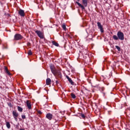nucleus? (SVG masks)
Listing matches in <instances>:
<instances>
[{
  "instance_id": "obj_1",
  "label": "nucleus",
  "mask_w": 130,
  "mask_h": 130,
  "mask_svg": "<svg viewBox=\"0 0 130 130\" xmlns=\"http://www.w3.org/2000/svg\"><path fill=\"white\" fill-rule=\"evenodd\" d=\"M50 69L52 74H53L56 77H58V78H61V72H60V70H56L55 67H54V65H50Z\"/></svg>"
},
{
  "instance_id": "obj_2",
  "label": "nucleus",
  "mask_w": 130,
  "mask_h": 130,
  "mask_svg": "<svg viewBox=\"0 0 130 130\" xmlns=\"http://www.w3.org/2000/svg\"><path fill=\"white\" fill-rule=\"evenodd\" d=\"M113 38L114 40H124V35L123 34V32L119 31L117 32V36L114 35L113 36Z\"/></svg>"
},
{
  "instance_id": "obj_3",
  "label": "nucleus",
  "mask_w": 130,
  "mask_h": 130,
  "mask_svg": "<svg viewBox=\"0 0 130 130\" xmlns=\"http://www.w3.org/2000/svg\"><path fill=\"white\" fill-rule=\"evenodd\" d=\"M35 33L37 34L38 37L41 39H44L45 38L44 36V32L37 30L35 31Z\"/></svg>"
},
{
  "instance_id": "obj_4",
  "label": "nucleus",
  "mask_w": 130,
  "mask_h": 130,
  "mask_svg": "<svg viewBox=\"0 0 130 130\" xmlns=\"http://www.w3.org/2000/svg\"><path fill=\"white\" fill-rule=\"evenodd\" d=\"M23 37L20 34H16L14 36V41H18V40H21L23 39Z\"/></svg>"
},
{
  "instance_id": "obj_5",
  "label": "nucleus",
  "mask_w": 130,
  "mask_h": 130,
  "mask_svg": "<svg viewBox=\"0 0 130 130\" xmlns=\"http://www.w3.org/2000/svg\"><path fill=\"white\" fill-rule=\"evenodd\" d=\"M12 114L14 119L16 120V121H17L18 119L17 118L18 117V116H19V113L17 112V111H13L12 112Z\"/></svg>"
},
{
  "instance_id": "obj_6",
  "label": "nucleus",
  "mask_w": 130,
  "mask_h": 130,
  "mask_svg": "<svg viewBox=\"0 0 130 130\" xmlns=\"http://www.w3.org/2000/svg\"><path fill=\"white\" fill-rule=\"evenodd\" d=\"M97 24H98V27L99 29H100L101 33H104V29H103V26H102V25L101 24V23L98 22L97 23Z\"/></svg>"
},
{
  "instance_id": "obj_7",
  "label": "nucleus",
  "mask_w": 130,
  "mask_h": 130,
  "mask_svg": "<svg viewBox=\"0 0 130 130\" xmlns=\"http://www.w3.org/2000/svg\"><path fill=\"white\" fill-rule=\"evenodd\" d=\"M18 14L20 17H25V11L22 9H20L18 11Z\"/></svg>"
},
{
  "instance_id": "obj_8",
  "label": "nucleus",
  "mask_w": 130,
  "mask_h": 130,
  "mask_svg": "<svg viewBox=\"0 0 130 130\" xmlns=\"http://www.w3.org/2000/svg\"><path fill=\"white\" fill-rule=\"evenodd\" d=\"M4 68H4L5 73H6V74H7L8 76H12V74H11L10 71H9V70L8 69V67L5 66Z\"/></svg>"
},
{
  "instance_id": "obj_9",
  "label": "nucleus",
  "mask_w": 130,
  "mask_h": 130,
  "mask_svg": "<svg viewBox=\"0 0 130 130\" xmlns=\"http://www.w3.org/2000/svg\"><path fill=\"white\" fill-rule=\"evenodd\" d=\"M46 117L49 119V120H51L52 119V117H53V116L50 113H48L46 114Z\"/></svg>"
},
{
  "instance_id": "obj_10",
  "label": "nucleus",
  "mask_w": 130,
  "mask_h": 130,
  "mask_svg": "<svg viewBox=\"0 0 130 130\" xmlns=\"http://www.w3.org/2000/svg\"><path fill=\"white\" fill-rule=\"evenodd\" d=\"M26 105L28 109H31L32 106L31 105V102H30V101L29 100L26 101Z\"/></svg>"
},
{
  "instance_id": "obj_11",
  "label": "nucleus",
  "mask_w": 130,
  "mask_h": 130,
  "mask_svg": "<svg viewBox=\"0 0 130 130\" xmlns=\"http://www.w3.org/2000/svg\"><path fill=\"white\" fill-rule=\"evenodd\" d=\"M46 84L48 86L51 85V79L50 78H47L46 80Z\"/></svg>"
},
{
  "instance_id": "obj_12",
  "label": "nucleus",
  "mask_w": 130,
  "mask_h": 130,
  "mask_svg": "<svg viewBox=\"0 0 130 130\" xmlns=\"http://www.w3.org/2000/svg\"><path fill=\"white\" fill-rule=\"evenodd\" d=\"M66 78L68 80L69 82L71 84V85H74V82H73V80L72 79H71V78H70V77L66 76Z\"/></svg>"
},
{
  "instance_id": "obj_13",
  "label": "nucleus",
  "mask_w": 130,
  "mask_h": 130,
  "mask_svg": "<svg viewBox=\"0 0 130 130\" xmlns=\"http://www.w3.org/2000/svg\"><path fill=\"white\" fill-rule=\"evenodd\" d=\"M82 4L84 6L87 7L88 6V0H82Z\"/></svg>"
},
{
  "instance_id": "obj_14",
  "label": "nucleus",
  "mask_w": 130,
  "mask_h": 130,
  "mask_svg": "<svg viewBox=\"0 0 130 130\" xmlns=\"http://www.w3.org/2000/svg\"><path fill=\"white\" fill-rule=\"evenodd\" d=\"M76 4L77 5H78V6H79V7H80V8H81V9L82 10H85V6L83 5H82V4H81L80 3L76 2Z\"/></svg>"
},
{
  "instance_id": "obj_15",
  "label": "nucleus",
  "mask_w": 130,
  "mask_h": 130,
  "mask_svg": "<svg viewBox=\"0 0 130 130\" xmlns=\"http://www.w3.org/2000/svg\"><path fill=\"white\" fill-rule=\"evenodd\" d=\"M6 126L7 128H11V124L9 122H6Z\"/></svg>"
},
{
  "instance_id": "obj_16",
  "label": "nucleus",
  "mask_w": 130,
  "mask_h": 130,
  "mask_svg": "<svg viewBox=\"0 0 130 130\" xmlns=\"http://www.w3.org/2000/svg\"><path fill=\"white\" fill-rule=\"evenodd\" d=\"M17 109H18V111H19V112H22V111H23V108H22L20 106L17 107Z\"/></svg>"
},
{
  "instance_id": "obj_17",
  "label": "nucleus",
  "mask_w": 130,
  "mask_h": 130,
  "mask_svg": "<svg viewBox=\"0 0 130 130\" xmlns=\"http://www.w3.org/2000/svg\"><path fill=\"white\" fill-rule=\"evenodd\" d=\"M52 44L53 45H55V46H57V47H58L59 45L58 44V43H57V42H54V41H53L52 42Z\"/></svg>"
},
{
  "instance_id": "obj_18",
  "label": "nucleus",
  "mask_w": 130,
  "mask_h": 130,
  "mask_svg": "<svg viewBox=\"0 0 130 130\" xmlns=\"http://www.w3.org/2000/svg\"><path fill=\"white\" fill-rule=\"evenodd\" d=\"M71 96L73 99H76V95L74 93H72Z\"/></svg>"
},
{
  "instance_id": "obj_19",
  "label": "nucleus",
  "mask_w": 130,
  "mask_h": 130,
  "mask_svg": "<svg viewBox=\"0 0 130 130\" xmlns=\"http://www.w3.org/2000/svg\"><path fill=\"white\" fill-rule=\"evenodd\" d=\"M62 28L63 29V30H66L67 29V27L66 26V24H63L62 25Z\"/></svg>"
},
{
  "instance_id": "obj_20",
  "label": "nucleus",
  "mask_w": 130,
  "mask_h": 130,
  "mask_svg": "<svg viewBox=\"0 0 130 130\" xmlns=\"http://www.w3.org/2000/svg\"><path fill=\"white\" fill-rule=\"evenodd\" d=\"M27 54L28 55H32V51H31V50H29Z\"/></svg>"
},
{
  "instance_id": "obj_21",
  "label": "nucleus",
  "mask_w": 130,
  "mask_h": 130,
  "mask_svg": "<svg viewBox=\"0 0 130 130\" xmlns=\"http://www.w3.org/2000/svg\"><path fill=\"white\" fill-rule=\"evenodd\" d=\"M81 116L83 119H85V118H86V116H85L84 114H81Z\"/></svg>"
},
{
  "instance_id": "obj_22",
  "label": "nucleus",
  "mask_w": 130,
  "mask_h": 130,
  "mask_svg": "<svg viewBox=\"0 0 130 130\" xmlns=\"http://www.w3.org/2000/svg\"><path fill=\"white\" fill-rule=\"evenodd\" d=\"M115 47L119 51H120V47L119 46H116Z\"/></svg>"
},
{
  "instance_id": "obj_23",
  "label": "nucleus",
  "mask_w": 130,
  "mask_h": 130,
  "mask_svg": "<svg viewBox=\"0 0 130 130\" xmlns=\"http://www.w3.org/2000/svg\"><path fill=\"white\" fill-rule=\"evenodd\" d=\"M21 117L22 119H25V118H26V116L25 115H23L21 116Z\"/></svg>"
},
{
  "instance_id": "obj_24",
  "label": "nucleus",
  "mask_w": 130,
  "mask_h": 130,
  "mask_svg": "<svg viewBox=\"0 0 130 130\" xmlns=\"http://www.w3.org/2000/svg\"><path fill=\"white\" fill-rule=\"evenodd\" d=\"M56 85H57L58 84H59V82H58V81H56Z\"/></svg>"
},
{
  "instance_id": "obj_25",
  "label": "nucleus",
  "mask_w": 130,
  "mask_h": 130,
  "mask_svg": "<svg viewBox=\"0 0 130 130\" xmlns=\"http://www.w3.org/2000/svg\"><path fill=\"white\" fill-rule=\"evenodd\" d=\"M19 130H25L24 128H20Z\"/></svg>"
},
{
  "instance_id": "obj_26",
  "label": "nucleus",
  "mask_w": 130,
  "mask_h": 130,
  "mask_svg": "<svg viewBox=\"0 0 130 130\" xmlns=\"http://www.w3.org/2000/svg\"><path fill=\"white\" fill-rule=\"evenodd\" d=\"M39 113H41V111H39Z\"/></svg>"
},
{
  "instance_id": "obj_27",
  "label": "nucleus",
  "mask_w": 130,
  "mask_h": 130,
  "mask_svg": "<svg viewBox=\"0 0 130 130\" xmlns=\"http://www.w3.org/2000/svg\"><path fill=\"white\" fill-rule=\"evenodd\" d=\"M16 126H17V127H18V128H19V126L17 125Z\"/></svg>"
}]
</instances>
